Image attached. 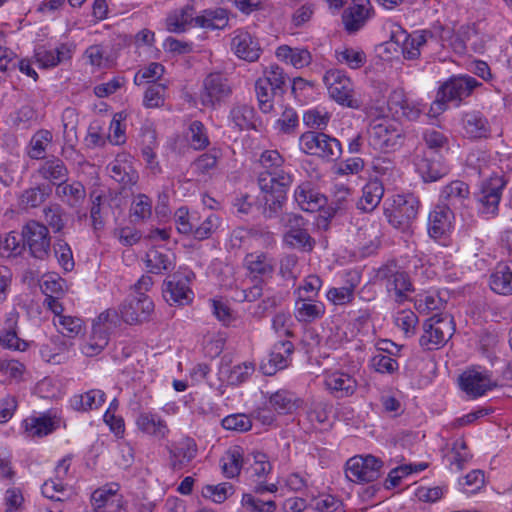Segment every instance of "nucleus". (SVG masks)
<instances>
[{
	"label": "nucleus",
	"mask_w": 512,
	"mask_h": 512,
	"mask_svg": "<svg viewBox=\"0 0 512 512\" xmlns=\"http://www.w3.org/2000/svg\"><path fill=\"white\" fill-rule=\"evenodd\" d=\"M269 405L281 414L292 413L298 406V398L288 390H278L269 397Z\"/></svg>",
	"instance_id": "obj_53"
},
{
	"label": "nucleus",
	"mask_w": 512,
	"mask_h": 512,
	"mask_svg": "<svg viewBox=\"0 0 512 512\" xmlns=\"http://www.w3.org/2000/svg\"><path fill=\"white\" fill-rule=\"evenodd\" d=\"M229 125L239 131L256 128V113L252 106L245 103H235L229 112Z\"/></svg>",
	"instance_id": "obj_39"
},
{
	"label": "nucleus",
	"mask_w": 512,
	"mask_h": 512,
	"mask_svg": "<svg viewBox=\"0 0 512 512\" xmlns=\"http://www.w3.org/2000/svg\"><path fill=\"white\" fill-rule=\"evenodd\" d=\"M504 185V181L499 176L491 177L482 183L476 202L479 214L485 219L493 218L498 214Z\"/></svg>",
	"instance_id": "obj_11"
},
{
	"label": "nucleus",
	"mask_w": 512,
	"mask_h": 512,
	"mask_svg": "<svg viewBox=\"0 0 512 512\" xmlns=\"http://www.w3.org/2000/svg\"><path fill=\"white\" fill-rule=\"evenodd\" d=\"M244 265L255 276L270 277L274 272L275 261L267 253L256 251L245 256Z\"/></svg>",
	"instance_id": "obj_42"
},
{
	"label": "nucleus",
	"mask_w": 512,
	"mask_h": 512,
	"mask_svg": "<svg viewBox=\"0 0 512 512\" xmlns=\"http://www.w3.org/2000/svg\"><path fill=\"white\" fill-rule=\"evenodd\" d=\"M38 173L43 179L56 185L67 180L68 177L66 165L61 159L55 157L44 161L40 165Z\"/></svg>",
	"instance_id": "obj_48"
},
{
	"label": "nucleus",
	"mask_w": 512,
	"mask_h": 512,
	"mask_svg": "<svg viewBox=\"0 0 512 512\" xmlns=\"http://www.w3.org/2000/svg\"><path fill=\"white\" fill-rule=\"evenodd\" d=\"M24 496L18 487L8 488L3 496L0 512H23Z\"/></svg>",
	"instance_id": "obj_64"
},
{
	"label": "nucleus",
	"mask_w": 512,
	"mask_h": 512,
	"mask_svg": "<svg viewBox=\"0 0 512 512\" xmlns=\"http://www.w3.org/2000/svg\"><path fill=\"white\" fill-rule=\"evenodd\" d=\"M470 190L468 184L461 180H454L445 185L440 192L442 206L458 209L466 206L469 200Z\"/></svg>",
	"instance_id": "obj_30"
},
{
	"label": "nucleus",
	"mask_w": 512,
	"mask_h": 512,
	"mask_svg": "<svg viewBox=\"0 0 512 512\" xmlns=\"http://www.w3.org/2000/svg\"><path fill=\"white\" fill-rule=\"evenodd\" d=\"M24 248L29 254L39 260H45L50 255L51 237L47 226L36 220L27 221L21 228Z\"/></svg>",
	"instance_id": "obj_7"
},
{
	"label": "nucleus",
	"mask_w": 512,
	"mask_h": 512,
	"mask_svg": "<svg viewBox=\"0 0 512 512\" xmlns=\"http://www.w3.org/2000/svg\"><path fill=\"white\" fill-rule=\"evenodd\" d=\"M192 271H177L169 276L163 284V297L170 305L184 306L192 302L194 293L191 283Z\"/></svg>",
	"instance_id": "obj_9"
},
{
	"label": "nucleus",
	"mask_w": 512,
	"mask_h": 512,
	"mask_svg": "<svg viewBox=\"0 0 512 512\" xmlns=\"http://www.w3.org/2000/svg\"><path fill=\"white\" fill-rule=\"evenodd\" d=\"M384 195V187L378 179L368 181L362 188L357 207L364 212H372L381 202Z\"/></svg>",
	"instance_id": "obj_44"
},
{
	"label": "nucleus",
	"mask_w": 512,
	"mask_h": 512,
	"mask_svg": "<svg viewBox=\"0 0 512 512\" xmlns=\"http://www.w3.org/2000/svg\"><path fill=\"white\" fill-rule=\"evenodd\" d=\"M310 506L316 512H345L342 500L328 493H320L313 497Z\"/></svg>",
	"instance_id": "obj_58"
},
{
	"label": "nucleus",
	"mask_w": 512,
	"mask_h": 512,
	"mask_svg": "<svg viewBox=\"0 0 512 512\" xmlns=\"http://www.w3.org/2000/svg\"><path fill=\"white\" fill-rule=\"evenodd\" d=\"M298 146L306 155L327 162L338 160L342 155V145L338 139L321 131H306L299 137Z\"/></svg>",
	"instance_id": "obj_4"
},
{
	"label": "nucleus",
	"mask_w": 512,
	"mask_h": 512,
	"mask_svg": "<svg viewBox=\"0 0 512 512\" xmlns=\"http://www.w3.org/2000/svg\"><path fill=\"white\" fill-rule=\"evenodd\" d=\"M331 119V114L324 107H314L308 109L303 114V123L311 129H317L322 132L326 129Z\"/></svg>",
	"instance_id": "obj_60"
},
{
	"label": "nucleus",
	"mask_w": 512,
	"mask_h": 512,
	"mask_svg": "<svg viewBox=\"0 0 512 512\" xmlns=\"http://www.w3.org/2000/svg\"><path fill=\"white\" fill-rule=\"evenodd\" d=\"M186 137L190 147L194 150H204L210 144L207 129L198 120L190 123Z\"/></svg>",
	"instance_id": "obj_59"
},
{
	"label": "nucleus",
	"mask_w": 512,
	"mask_h": 512,
	"mask_svg": "<svg viewBox=\"0 0 512 512\" xmlns=\"http://www.w3.org/2000/svg\"><path fill=\"white\" fill-rule=\"evenodd\" d=\"M255 371V365L252 362H243L230 367L222 364L219 369V378L230 385H239L245 382Z\"/></svg>",
	"instance_id": "obj_46"
},
{
	"label": "nucleus",
	"mask_w": 512,
	"mask_h": 512,
	"mask_svg": "<svg viewBox=\"0 0 512 512\" xmlns=\"http://www.w3.org/2000/svg\"><path fill=\"white\" fill-rule=\"evenodd\" d=\"M193 9L185 7L175 10L168 15L166 19V27L169 32L181 33L184 32L188 25L194 21Z\"/></svg>",
	"instance_id": "obj_56"
},
{
	"label": "nucleus",
	"mask_w": 512,
	"mask_h": 512,
	"mask_svg": "<svg viewBox=\"0 0 512 512\" xmlns=\"http://www.w3.org/2000/svg\"><path fill=\"white\" fill-rule=\"evenodd\" d=\"M230 49L237 58L247 62H256L262 54L258 38L246 28L233 31Z\"/></svg>",
	"instance_id": "obj_13"
},
{
	"label": "nucleus",
	"mask_w": 512,
	"mask_h": 512,
	"mask_svg": "<svg viewBox=\"0 0 512 512\" xmlns=\"http://www.w3.org/2000/svg\"><path fill=\"white\" fill-rule=\"evenodd\" d=\"M232 87L229 80L221 73H210L202 83L199 100L204 107L217 108L231 95Z\"/></svg>",
	"instance_id": "obj_10"
},
{
	"label": "nucleus",
	"mask_w": 512,
	"mask_h": 512,
	"mask_svg": "<svg viewBox=\"0 0 512 512\" xmlns=\"http://www.w3.org/2000/svg\"><path fill=\"white\" fill-rule=\"evenodd\" d=\"M382 462L372 456H355L346 464V476L353 482H372L380 476Z\"/></svg>",
	"instance_id": "obj_14"
},
{
	"label": "nucleus",
	"mask_w": 512,
	"mask_h": 512,
	"mask_svg": "<svg viewBox=\"0 0 512 512\" xmlns=\"http://www.w3.org/2000/svg\"><path fill=\"white\" fill-rule=\"evenodd\" d=\"M153 311V301L147 295L129 296L120 306L121 318L127 324L146 321Z\"/></svg>",
	"instance_id": "obj_20"
},
{
	"label": "nucleus",
	"mask_w": 512,
	"mask_h": 512,
	"mask_svg": "<svg viewBox=\"0 0 512 512\" xmlns=\"http://www.w3.org/2000/svg\"><path fill=\"white\" fill-rule=\"evenodd\" d=\"M259 162L265 171L259 174L258 185L267 206L266 216L272 217L286 201L293 175L284 167L285 160L277 150L263 151Z\"/></svg>",
	"instance_id": "obj_1"
},
{
	"label": "nucleus",
	"mask_w": 512,
	"mask_h": 512,
	"mask_svg": "<svg viewBox=\"0 0 512 512\" xmlns=\"http://www.w3.org/2000/svg\"><path fill=\"white\" fill-rule=\"evenodd\" d=\"M335 58L339 64L346 65L354 70L361 68L367 61L363 50L352 47H343L335 50Z\"/></svg>",
	"instance_id": "obj_55"
},
{
	"label": "nucleus",
	"mask_w": 512,
	"mask_h": 512,
	"mask_svg": "<svg viewBox=\"0 0 512 512\" xmlns=\"http://www.w3.org/2000/svg\"><path fill=\"white\" fill-rule=\"evenodd\" d=\"M144 263L149 273L163 274L175 267V257L168 251L152 248L147 251Z\"/></svg>",
	"instance_id": "obj_41"
},
{
	"label": "nucleus",
	"mask_w": 512,
	"mask_h": 512,
	"mask_svg": "<svg viewBox=\"0 0 512 512\" xmlns=\"http://www.w3.org/2000/svg\"><path fill=\"white\" fill-rule=\"evenodd\" d=\"M323 285L322 279L316 274L306 276L294 290L295 298L316 299Z\"/></svg>",
	"instance_id": "obj_62"
},
{
	"label": "nucleus",
	"mask_w": 512,
	"mask_h": 512,
	"mask_svg": "<svg viewBox=\"0 0 512 512\" xmlns=\"http://www.w3.org/2000/svg\"><path fill=\"white\" fill-rule=\"evenodd\" d=\"M135 426L141 435L156 441L167 440L171 432L167 421L154 410L140 411Z\"/></svg>",
	"instance_id": "obj_15"
},
{
	"label": "nucleus",
	"mask_w": 512,
	"mask_h": 512,
	"mask_svg": "<svg viewBox=\"0 0 512 512\" xmlns=\"http://www.w3.org/2000/svg\"><path fill=\"white\" fill-rule=\"evenodd\" d=\"M117 484L96 489L91 496L94 512H127Z\"/></svg>",
	"instance_id": "obj_22"
},
{
	"label": "nucleus",
	"mask_w": 512,
	"mask_h": 512,
	"mask_svg": "<svg viewBox=\"0 0 512 512\" xmlns=\"http://www.w3.org/2000/svg\"><path fill=\"white\" fill-rule=\"evenodd\" d=\"M481 85L470 75L452 76L438 89L436 99L432 102L429 115L436 117L447 109V104L460 106L462 101L471 96L473 91Z\"/></svg>",
	"instance_id": "obj_2"
},
{
	"label": "nucleus",
	"mask_w": 512,
	"mask_h": 512,
	"mask_svg": "<svg viewBox=\"0 0 512 512\" xmlns=\"http://www.w3.org/2000/svg\"><path fill=\"white\" fill-rule=\"evenodd\" d=\"M106 400V394L100 389H91L83 394L74 395L70 405L75 411L88 412L100 408Z\"/></svg>",
	"instance_id": "obj_47"
},
{
	"label": "nucleus",
	"mask_w": 512,
	"mask_h": 512,
	"mask_svg": "<svg viewBox=\"0 0 512 512\" xmlns=\"http://www.w3.org/2000/svg\"><path fill=\"white\" fill-rule=\"evenodd\" d=\"M416 171L425 182L438 181L446 176L450 168L443 158L432 151H425L422 154H416L414 157Z\"/></svg>",
	"instance_id": "obj_16"
},
{
	"label": "nucleus",
	"mask_w": 512,
	"mask_h": 512,
	"mask_svg": "<svg viewBox=\"0 0 512 512\" xmlns=\"http://www.w3.org/2000/svg\"><path fill=\"white\" fill-rule=\"evenodd\" d=\"M194 22L197 26L205 29H223L228 24V14L222 8L205 10L202 15L195 17Z\"/></svg>",
	"instance_id": "obj_51"
},
{
	"label": "nucleus",
	"mask_w": 512,
	"mask_h": 512,
	"mask_svg": "<svg viewBox=\"0 0 512 512\" xmlns=\"http://www.w3.org/2000/svg\"><path fill=\"white\" fill-rule=\"evenodd\" d=\"M471 457L472 456L463 438L455 439L451 448L445 455V459L450 468L455 471L462 470Z\"/></svg>",
	"instance_id": "obj_50"
},
{
	"label": "nucleus",
	"mask_w": 512,
	"mask_h": 512,
	"mask_svg": "<svg viewBox=\"0 0 512 512\" xmlns=\"http://www.w3.org/2000/svg\"><path fill=\"white\" fill-rule=\"evenodd\" d=\"M294 345L288 340L276 342L267 361L261 363L260 369L265 375H274L277 371L287 368L291 362Z\"/></svg>",
	"instance_id": "obj_24"
},
{
	"label": "nucleus",
	"mask_w": 512,
	"mask_h": 512,
	"mask_svg": "<svg viewBox=\"0 0 512 512\" xmlns=\"http://www.w3.org/2000/svg\"><path fill=\"white\" fill-rule=\"evenodd\" d=\"M461 125L466 137L471 139L487 138L490 135L488 119L479 111H468L462 115Z\"/></svg>",
	"instance_id": "obj_32"
},
{
	"label": "nucleus",
	"mask_w": 512,
	"mask_h": 512,
	"mask_svg": "<svg viewBox=\"0 0 512 512\" xmlns=\"http://www.w3.org/2000/svg\"><path fill=\"white\" fill-rule=\"evenodd\" d=\"M56 196L64 203L71 207L79 206L86 197V190L81 182L67 180L58 183L55 190Z\"/></svg>",
	"instance_id": "obj_45"
},
{
	"label": "nucleus",
	"mask_w": 512,
	"mask_h": 512,
	"mask_svg": "<svg viewBox=\"0 0 512 512\" xmlns=\"http://www.w3.org/2000/svg\"><path fill=\"white\" fill-rule=\"evenodd\" d=\"M323 377L325 388L336 398L353 395L358 386L355 377L344 371H325Z\"/></svg>",
	"instance_id": "obj_25"
},
{
	"label": "nucleus",
	"mask_w": 512,
	"mask_h": 512,
	"mask_svg": "<svg viewBox=\"0 0 512 512\" xmlns=\"http://www.w3.org/2000/svg\"><path fill=\"white\" fill-rule=\"evenodd\" d=\"M108 343L109 335L107 331L93 326L90 336L81 346V351L87 357H94L100 354Z\"/></svg>",
	"instance_id": "obj_52"
},
{
	"label": "nucleus",
	"mask_w": 512,
	"mask_h": 512,
	"mask_svg": "<svg viewBox=\"0 0 512 512\" xmlns=\"http://www.w3.org/2000/svg\"><path fill=\"white\" fill-rule=\"evenodd\" d=\"M73 49L68 44H61L55 50H48L44 46L35 49L34 58L40 68L48 69L69 60Z\"/></svg>",
	"instance_id": "obj_33"
},
{
	"label": "nucleus",
	"mask_w": 512,
	"mask_h": 512,
	"mask_svg": "<svg viewBox=\"0 0 512 512\" xmlns=\"http://www.w3.org/2000/svg\"><path fill=\"white\" fill-rule=\"evenodd\" d=\"M294 199L298 206L306 212L319 211L327 204L326 196L316 191L307 181L295 188Z\"/></svg>",
	"instance_id": "obj_27"
},
{
	"label": "nucleus",
	"mask_w": 512,
	"mask_h": 512,
	"mask_svg": "<svg viewBox=\"0 0 512 512\" xmlns=\"http://www.w3.org/2000/svg\"><path fill=\"white\" fill-rule=\"evenodd\" d=\"M420 202L412 194L396 195L393 198V210L389 215V222L395 227L405 229L416 219Z\"/></svg>",
	"instance_id": "obj_17"
},
{
	"label": "nucleus",
	"mask_w": 512,
	"mask_h": 512,
	"mask_svg": "<svg viewBox=\"0 0 512 512\" xmlns=\"http://www.w3.org/2000/svg\"><path fill=\"white\" fill-rule=\"evenodd\" d=\"M367 133L369 146L383 153L396 151L401 147L404 139L400 124L389 117L372 120Z\"/></svg>",
	"instance_id": "obj_3"
},
{
	"label": "nucleus",
	"mask_w": 512,
	"mask_h": 512,
	"mask_svg": "<svg viewBox=\"0 0 512 512\" xmlns=\"http://www.w3.org/2000/svg\"><path fill=\"white\" fill-rule=\"evenodd\" d=\"M326 312L325 304L317 299L295 298L293 314L302 324H311L320 320Z\"/></svg>",
	"instance_id": "obj_28"
},
{
	"label": "nucleus",
	"mask_w": 512,
	"mask_h": 512,
	"mask_svg": "<svg viewBox=\"0 0 512 512\" xmlns=\"http://www.w3.org/2000/svg\"><path fill=\"white\" fill-rule=\"evenodd\" d=\"M169 455L172 468L179 470L196 457L197 444L192 438H183L169 449Z\"/></svg>",
	"instance_id": "obj_38"
},
{
	"label": "nucleus",
	"mask_w": 512,
	"mask_h": 512,
	"mask_svg": "<svg viewBox=\"0 0 512 512\" xmlns=\"http://www.w3.org/2000/svg\"><path fill=\"white\" fill-rule=\"evenodd\" d=\"M454 214L451 208L437 205L429 213L428 233L434 239H441L448 235L453 228Z\"/></svg>",
	"instance_id": "obj_26"
},
{
	"label": "nucleus",
	"mask_w": 512,
	"mask_h": 512,
	"mask_svg": "<svg viewBox=\"0 0 512 512\" xmlns=\"http://www.w3.org/2000/svg\"><path fill=\"white\" fill-rule=\"evenodd\" d=\"M108 168L111 177L125 187L134 185L138 180V173L133 168L132 156L129 153L121 152L117 154Z\"/></svg>",
	"instance_id": "obj_29"
},
{
	"label": "nucleus",
	"mask_w": 512,
	"mask_h": 512,
	"mask_svg": "<svg viewBox=\"0 0 512 512\" xmlns=\"http://www.w3.org/2000/svg\"><path fill=\"white\" fill-rule=\"evenodd\" d=\"M142 157L146 163V167L154 175L161 173V166L157 160L155 149L158 146L157 136L154 129L144 127L141 130Z\"/></svg>",
	"instance_id": "obj_36"
},
{
	"label": "nucleus",
	"mask_w": 512,
	"mask_h": 512,
	"mask_svg": "<svg viewBox=\"0 0 512 512\" xmlns=\"http://www.w3.org/2000/svg\"><path fill=\"white\" fill-rule=\"evenodd\" d=\"M426 31H417L407 34L400 26H395L391 31V41L401 45L403 57L405 59L414 60L420 56L421 48L427 42Z\"/></svg>",
	"instance_id": "obj_21"
},
{
	"label": "nucleus",
	"mask_w": 512,
	"mask_h": 512,
	"mask_svg": "<svg viewBox=\"0 0 512 512\" xmlns=\"http://www.w3.org/2000/svg\"><path fill=\"white\" fill-rule=\"evenodd\" d=\"M378 275L388 295L397 303H403L408 300L409 295L414 291V286L408 272L404 271L396 264H389L382 267Z\"/></svg>",
	"instance_id": "obj_8"
},
{
	"label": "nucleus",
	"mask_w": 512,
	"mask_h": 512,
	"mask_svg": "<svg viewBox=\"0 0 512 512\" xmlns=\"http://www.w3.org/2000/svg\"><path fill=\"white\" fill-rule=\"evenodd\" d=\"M18 313L12 311L7 315L5 329L0 332V346L17 351H25L29 342L18 337L17 334Z\"/></svg>",
	"instance_id": "obj_40"
},
{
	"label": "nucleus",
	"mask_w": 512,
	"mask_h": 512,
	"mask_svg": "<svg viewBox=\"0 0 512 512\" xmlns=\"http://www.w3.org/2000/svg\"><path fill=\"white\" fill-rule=\"evenodd\" d=\"M428 466L429 465L427 462L405 463L399 465L389 472L387 482H389L392 487H396L400 484L403 478L410 475L419 474L420 472L426 470Z\"/></svg>",
	"instance_id": "obj_57"
},
{
	"label": "nucleus",
	"mask_w": 512,
	"mask_h": 512,
	"mask_svg": "<svg viewBox=\"0 0 512 512\" xmlns=\"http://www.w3.org/2000/svg\"><path fill=\"white\" fill-rule=\"evenodd\" d=\"M222 470L226 477L234 478L239 475L246 464L243 449L240 446L230 447L221 459Z\"/></svg>",
	"instance_id": "obj_49"
},
{
	"label": "nucleus",
	"mask_w": 512,
	"mask_h": 512,
	"mask_svg": "<svg viewBox=\"0 0 512 512\" xmlns=\"http://www.w3.org/2000/svg\"><path fill=\"white\" fill-rule=\"evenodd\" d=\"M370 11V0H352L351 5L342 16L345 29L349 33L358 31L365 24Z\"/></svg>",
	"instance_id": "obj_31"
},
{
	"label": "nucleus",
	"mask_w": 512,
	"mask_h": 512,
	"mask_svg": "<svg viewBox=\"0 0 512 512\" xmlns=\"http://www.w3.org/2000/svg\"><path fill=\"white\" fill-rule=\"evenodd\" d=\"M24 250L16 231L0 234V258L14 259L19 257Z\"/></svg>",
	"instance_id": "obj_54"
},
{
	"label": "nucleus",
	"mask_w": 512,
	"mask_h": 512,
	"mask_svg": "<svg viewBox=\"0 0 512 512\" xmlns=\"http://www.w3.org/2000/svg\"><path fill=\"white\" fill-rule=\"evenodd\" d=\"M459 384L461 389L472 398L481 397L496 386L486 371L476 369L463 372L459 378Z\"/></svg>",
	"instance_id": "obj_23"
},
{
	"label": "nucleus",
	"mask_w": 512,
	"mask_h": 512,
	"mask_svg": "<svg viewBox=\"0 0 512 512\" xmlns=\"http://www.w3.org/2000/svg\"><path fill=\"white\" fill-rule=\"evenodd\" d=\"M272 86L267 85L265 80L257 79L255 83V93L258 100L259 109L263 113H270L274 110L273 98L276 94Z\"/></svg>",
	"instance_id": "obj_61"
},
{
	"label": "nucleus",
	"mask_w": 512,
	"mask_h": 512,
	"mask_svg": "<svg viewBox=\"0 0 512 512\" xmlns=\"http://www.w3.org/2000/svg\"><path fill=\"white\" fill-rule=\"evenodd\" d=\"M491 290L500 295L512 294V261L500 262L489 277Z\"/></svg>",
	"instance_id": "obj_37"
},
{
	"label": "nucleus",
	"mask_w": 512,
	"mask_h": 512,
	"mask_svg": "<svg viewBox=\"0 0 512 512\" xmlns=\"http://www.w3.org/2000/svg\"><path fill=\"white\" fill-rule=\"evenodd\" d=\"M347 276L349 278L344 286L331 287L326 293L327 300L334 305L343 306L354 300V292L360 283V275L356 271H350Z\"/></svg>",
	"instance_id": "obj_35"
},
{
	"label": "nucleus",
	"mask_w": 512,
	"mask_h": 512,
	"mask_svg": "<svg viewBox=\"0 0 512 512\" xmlns=\"http://www.w3.org/2000/svg\"><path fill=\"white\" fill-rule=\"evenodd\" d=\"M246 464L248 465L246 473L248 474V477L256 483L255 491L257 493H273L277 491V486L275 484L266 485L263 483L266 476L272 470V465L266 454L256 452L247 455Z\"/></svg>",
	"instance_id": "obj_18"
},
{
	"label": "nucleus",
	"mask_w": 512,
	"mask_h": 512,
	"mask_svg": "<svg viewBox=\"0 0 512 512\" xmlns=\"http://www.w3.org/2000/svg\"><path fill=\"white\" fill-rule=\"evenodd\" d=\"M282 220L288 228L284 235V242L292 248L304 251L312 250L314 241L304 227L303 217L297 214H287Z\"/></svg>",
	"instance_id": "obj_19"
},
{
	"label": "nucleus",
	"mask_w": 512,
	"mask_h": 512,
	"mask_svg": "<svg viewBox=\"0 0 512 512\" xmlns=\"http://www.w3.org/2000/svg\"><path fill=\"white\" fill-rule=\"evenodd\" d=\"M454 330L450 315H434L424 322L419 344L425 350L439 349L451 338Z\"/></svg>",
	"instance_id": "obj_6"
},
{
	"label": "nucleus",
	"mask_w": 512,
	"mask_h": 512,
	"mask_svg": "<svg viewBox=\"0 0 512 512\" xmlns=\"http://www.w3.org/2000/svg\"><path fill=\"white\" fill-rule=\"evenodd\" d=\"M388 107L395 114L410 121L417 120L426 110V104L422 99L406 93L401 88L390 93Z\"/></svg>",
	"instance_id": "obj_12"
},
{
	"label": "nucleus",
	"mask_w": 512,
	"mask_h": 512,
	"mask_svg": "<svg viewBox=\"0 0 512 512\" xmlns=\"http://www.w3.org/2000/svg\"><path fill=\"white\" fill-rule=\"evenodd\" d=\"M323 82L328 94L338 104L358 109L360 102L354 97V84L345 71L340 69H329L323 76Z\"/></svg>",
	"instance_id": "obj_5"
},
{
	"label": "nucleus",
	"mask_w": 512,
	"mask_h": 512,
	"mask_svg": "<svg viewBox=\"0 0 512 512\" xmlns=\"http://www.w3.org/2000/svg\"><path fill=\"white\" fill-rule=\"evenodd\" d=\"M276 58L286 65H290L296 69H303L312 62L311 52L304 47H291L283 44L275 50Z\"/></svg>",
	"instance_id": "obj_34"
},
{
	"label": "nucleus",
	"mask_w": 512,
	"mask_h": 512,
	"mask_svg": "<svg viewBox=\"0 0 512 512\" xmlns=\"http://www.w3.org/2000/svg\"><path fill=\"white\" fill-rule=\"evenodd\" d=\"M53 324L61 334L70 338L77 336L83 328V321L70 315L53 318Z\"/></svg>",
	"instance_id": "obj_63"
},
{
	"label": "nucleus",
	"mask_w": 512,
	"mask_h": 512,
	"mask_svg": "<svg viewBox=\"0 0 512 512\" xmlns=\"http://www.w3.org/2000/svg\"><path fill=\"white\" fill-rule=\"evenodd\" d=\"M56 421L47 415L29 416L22 421V428L28 438L44 437L56 429Z\"/></svg>",
	"instance_id": "obj_43"
}]
</instances>
